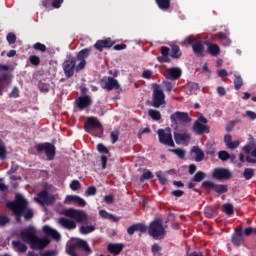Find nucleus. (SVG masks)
Here are the masks:
<instances>
[{"instance_id": "nucleus-1", "label": "nucleus", "mask_w": 256, "mask_h": 256, "mask_svg": "<svg viewBox=\"0 0 256 256\" xmlns=\"http://www.w3.org/2000/svg\"><path fill=\"white\" fill-rule=\"evenodd\" d=\"M91 55V48H84L78 52L76 57L70 56L69 59L65 60L62 64L65 77L71 79L73 75L83 71L87 67V57Z\"/></svg>"}, {"instance_id": "nucleus-2", "label": "nucleus", "mask_w": 256, "mask_h": 256, "mask_svg": "<svg viewBox=\"0 0 256 256\" xmlns=\"http://www.w3.org/2000/svg\"><path fill=\"white\" fill-rule=\"evenodd\" d=\"M21 239L24 243H29L31 249H45L49 245V239L37 237V231L33 226H28L20 232Z\"/></svg>"}, {"instance_id": "nucleus-3", "label": "nucleus", "mask_w": 256, "mask_h": 256, "mask_svg": "<svg viewBox=\"0 0 256 256\" xmlns=\"http://www.w3.org/2000/svg\"><path fill=\"white\" fill-rule=\"evenodd\" d=\"M27 205H29V203L25 197L21 194H16L15 199L7 202L6 207L15 215L17 223H21V217H23V211H25Z\"/></svg>"}, {"instance_id": "nucleus-4", "label": "nucleus", "mask_w": 256, "mask_h": 256, "mask_svg": "<svg viewBox=\"0 0 256 256\" xmlns=\"http://www.w3.org/2000/svg\"><path fill=\"white\" fill-rule=\"evenodd\" d=\"M161 56L157 57V61L159 63H171L172 59H181V55H183V52H181V48L177 45H173L171 49L167 46H162L160 48Z\"/></svg>"}, {"instance_id": "nucleus-5", "label": "nucleus", "mask_w": 256, "mask_h": 256, "mask_svg": "<svg viewBox=\"0 0 256 256\" xmlns=\"http://www.w3.org/2000/svg\"><path fill=\"white\" fill-rule=\"evenodd\" d=\"M148 234L152 239H155L156 241H161L162 239H165V236L167 235V230H165V226L163 225L162 219H155L152 221L149 226L147 227Z\"/></svg>"}, {"instance_id": "nucleus-6", "label": "nucleus", "mask_w": 256, "mask_h": 256, "mask_svg": "<svg viewBox=\"0 0 256 256\" xmlns=\"http://www.w3.org/2000/svg\"><path fill=\"white\" fill-rule=\"evenodd\" d=\"M63 215L65 217H70V219H75L76 223H87L89 221V216L83 210H77L73 208L63 210Z\"/></svg>"}, {"instance_id": "nucleus-7", "label": "nucleus", "mask_w": 256, "mask_h": 256, "mask_svg": "<svg viewBox=\"0 0 256 256\" xmlns=\"http://www.w3.org/2000/svg\"><path fill=\"white\" fill-rule=\"evenodd\" d=\"M209 120L201 114L193 124V131L196 135H203L204 133H210V128L207 126Z\"/></svg>"}, {"instance_id": "nucleus-8", "label": "nucleus", "mask_w": 256, "mask_h": 256, "mask_svg": "<svg viewBox=\"0 0 256 256\" xmlns=\"http://www.w3.org/2000/svg\"><path fill=\"white\" fill-rule=\"evenodd\" d=\"M202 189H206V191L211 190L218 195H223L224 193H227V191H229V186H227L226 184H216L211 180H206L202 183Z\"/></svg>"}, {"instance_id": "nucleus-9", "label": "nucleus", "mask_w": 256, "mask_h": 256, "mask_svg": "<svg viewBox=\"0 0 256 256\" xmlns=\"http://www.w3.org/2000/svg\"><path fill=\"white\" fill-rule=\"evenodd\" d=\"M37 153H45L48 161L55 159L56 148L55 145L45 142L36 145Z\"/></svg>"}, {"instance_id": "nucleus-10", "label": "nucleus", "mask_w": 256, "mask_h": 256, "mask_svg": "<svg viewBox=\"0 0 256 256\" xmlns=\"http://www.w3.org/2000/svg\"><path fill=\"white\" fill-rule=\"evenodd\" d=\"M161 105H165V93L161 86L155 84L152 93V107L159 109Z\"/></svg>"}, {"instance_id": "nucleus-11", "label": "nucleus", "mask_w": 256, "mask_h": 256, "mask_svg": "<svg viewBox=\"0 0 256 256\" xmlns=\"http://www.w3.org/2000/svg\"><path fill=\"white\" fill-rule=\"evenodd\" d=\"M99 129L103 134V124L99 122V119L95 116L87 117L84 122V130L86 133H91V131H97Z\"/></svg>"}, {"instance_id": "nucleus-12", "label": "nucleus", "mask_w": 256, "mask_h": 256, "mask_svg": "<svg viewBox=\"0 0 256 256\" xmlns=\"http://www.w3.org/2000/svg\"><path fill=\"white\" fill-rule=\"evenodd\" d=\"M231 243L234 247H241L245 245V236L243 235V227H237L231 236Z\"/></svg>"}, {"instance_id": "nucleus-13", "label": "nucleus", "mask_w": 256, "mask_h": 256, "mask_svg": "<svg viewBox=\"0 0 256 256\" xmlns=\"http://www.w3.org/2000/svg\"><path fill=\"white\" fill-rule=\"evenodd\" d=\"M159 143L162 145H167L168 147H175V142L173 141V135L171 132H166L163 129L157 131Z\"/></svg>"}, {"instance_id": "nucleus-14", "label": "nucleus", "mask_w": 256, "mask_h": 256, "mask_svg": "<svg viewBox=\"0 0 256 256\" xmlns=\"http://www.w3.org/2000/svg\"><path fill=\"white\" fill-rule=\"evenodd\" d=\"M212 177L217 181H228V179H231L233 175L231 174V171L226 168H215L212 172Z\"/></svg>"}, {"instance_id": "nucleus-15", "label": "nucleus", "mask_w": 256, "mask_h": 256, "mask_svg": "<svg viewBox=\"0 0 256 256\" xmlns=\"http://www.w3.org/2000/svg\"><path fill=\"white\" fill-rule=\"evenodd\" d=\"M35 201L40 205H51L52 203H55V196L49 195L47 190H43L37 194Z\"/></svg>"}, {"instance_id": "nucleus-16", "label": "nucleus", "mask_w": 256, "mask_h": 256, "mask_svg": "<svg viewBox=\"0 0 256 256\" xmlns=\"http://www.w3.org/2000/svg\"><path fill=\"white\" fill-rule=\"evenodd\" d=\"M181 75H183V71L179 67L168 68L164 72V77L170 81H177L178 79H181Z\"/></svg>"}, {"instance_id": "nucleus-17", "label": "nucleus", "mask_w": 256, "mask_h": 256, "mask_svg": "<svg viewBox=\"0 0 256 256\" xmlns=\"http://www.w3.org/2000/svg\"><path fill=\"white\" fill-rule=\"evenodd\" d=\"M171 122L174 123V125H177V121H180V123H191L192 119L189 117V114L187 112H180L177 111L174 114L170 116Z\"/></svg>"}, {"instance_id": "nucleus-18", "label": "nucleus", "mask_w": 256, "mask_h": 256, "mask_svg": "<svg viewBox=\"0 0 256 256\" xmlns=\"http://www.w3.org/2000/svg\"><path fill=\"white\" fill-rule=\"evenodd\" d=\"M91 105H93V100L89 95L79 96L76 99V106L80 111L87 109V107H91Z\"/></svg>"}, {"instance_id": "nucleus-19", "label": "nucleus", "mask_w": 256, "mask_h": 256, "mask_svg": "<svg viewBox=\"0 0 256 256\" xmlns=\"http://www.w3.org/2000/svg\"><path fill=\"white\" fill-rule=\"evenodd\" d=\"M115 45V41H112L111 38H106L104 40H98L94 44V48L96 51H99L100 53L103 51V49H111Z\"/></svg>"}, {"instance_id": "nucleus-20", "label": "nucleus", "mask_w": 256, "mask_h": 256, "mask_svg": "<svg viewBox=\"0 0 256 256\" xmlns=\"http://www.w3.org/2000/svg\"><path fill=\"white\" fill-rule=\"evenodd\" d=\"M125 249V244L123 243H110L107 246V250L111 255H121V252Z\"/></svg>"}, {"instance_id": "nucleus-21", "label": "nucleus", "mask_w": 256, "mask_h": 256, "mask_svg": "<svg viewBox=\"0 0 256 256\" xmlns=\"http://www.w3.org/2000/svg\"><path fill=\"white\" fill-rule=\"evenodd\" d=\"M147 233V225L143 223H136L127 228L128 235H135V232Z\"/></svg>"}, {"instance_id": "nucleus-22", "label": "nucleus", "mask_w": 256, "mask_h": 256, "mask_svg": "<svg viewBox=\"0 0 256 256\" xmlns=\"http://www.w3.org/2000/svg\"><path fill=\"white\" fill-rule=\"evenodd\" d=\"M43 232L45 233L46 237H51V239H54V241H61V234H59L57 230L51 228L50 226H44Z\"/></svg>"}, {"instance_id": "nucleus-23", "label": "nucleus", "mask_w": 256, "mask_h": 256, "mask_svg": "<svg viewBox=\"0 0 256 256\" xmlns=\"http://www.w3.org/2000/svg\"><path fill=\"white\" fill-rule=\"evenodd\" d=\"M120 87L121 85H119L117 79L111 76L104 80V89H107V91H113V89H119Z\"/></svg>"}, {"instance_id": "nucleus-24", "label": "nucleus", "mask_w": 256, "mask_h": 256, "mask_svg": "<svg viewBox=\"0 0 256 256\" xmlns=\"http://www.w3.org/2000/svg\"><path fill=\"white\" fill-rule=\"evenodd\" d=\"M11 74L9 72L0 73V95L4 87L11 85Z\"/></svg>"}, {"instance_id": "nucleus-25", "label": "nucleus", "mask_w": 256, "mask_h": 256, "mask_svg": "<svg viewBox=\"0 0 256 256\" xmlns=\"http://www.w3.org/2000/svg\"><path fill=\"white\" fill-rule=\"evenodd\" d=\"M192 51L196 57H205V46L201 41H198L192 45Z\"/></svg>"}, {"instance_id": "nucleus-26", "label": "nucleus", "mask_w": 256, "mask_h": 256, "mask_svg": "<svg viewBox=\"0 0 256 256\" xmlns=\"http://www.w3.org/2000/svg\"><path fill=\"white\" fill-rule=\"evenodd\" d=\"M174 140L177 145H181L182 143H189V141L191 140V135H189L188 133H174Z\"/></svg>"}, {"instance_id": "nucleus-27", "label": "nucleus", "mask_w": 256, "mask_h": 256, "mask_svg": "<svg viewBox=\"0 0 256 256\" xmlns=\"http://www.w3.org/2000/svg\"><path fill=\"white\" fill-rule=\"evenodd\" d=\"M58 223L62 225V227H65V229L71 230L77 228V224H75V221L66 218H59Z\"/></svg>"}, {"instance_id": "nucleus-28", "label": "nucleus", "mask_w": 256, "mask_h": 256, "mask_svg": "<svg viewBox=\"0 0 256 256\" xmlns=\"http://www.w3.org/2000/svg\"><path fill=\"white\" fill-rule=\"evenodd\" d=\"M99 215L102 219H108V221H113V223H117L120 221V217L114 216L113 214L107 212L106 210H99Z\"/></svg>"}, {"instance_id": "nucleus-29", "label": "nucleus", "mask_w": 256, "mask_h": 256, "mask_svg": "<svg viewBox=\"0 0 256 256\" xmlns=\"http://www.w3.org/2000/svg\"><path fill=\"white\" fill-rule=\"evenodd\" d=\"M191 153H195L196 157H195V161L197 163H201V161H203V159H205V152H203L201 150V147L199 146H194L192 149H191Z\"/></svg>"}, {"instance_id": "nucleus-30", "label": "nucleus", "mask_w": 256, "mask_h": 256, "mask_svg": "<svg viewBox=\"0 0 256 256\" xmlns=\"http://www.w3.org/2000/svg\"><path fill=\"white\" fill-rule=\"evenodd\" d=\"M161 11H169L171 9V0H155Z\"/></svg>"}, {"instance_id": "nucleus-31", "label": "nucleus", "mask_w": 256, "mask_h": 256, "mask_svg": "<svg viewBox=\"0 0 256 256\" xmlns=\"http://www.w3.org/2000/svg\"><path fill=\"white\" fill-rule=\"evenodd\" d=\"M12 247L18 251V253H26L27 245L23 244L21 241H12Z\"/></svg>"}, {"instance_id": "nucleus-32", "label": "nucleus", "mask_w": 256, "mask_h": 256, "mask_svg": "<svg viewBox=\"0 0 256 256\" xmlns=\"http://www.w3.org/2000/svg\"><path fill=\"white\" fill-rule=\"evenodd\" d=\"M207 51L212 57H217L221 53V48L217 44H210L208 45Z\"/></svg>"}, {"instance_id": "nucleus-33", "label": "nucleus", "mask_w": 256, "mask_h": 256, "mask_svg": "<svg viewBox=\"0 0 256 256\" xmlns=\"http://www.w3.org/2000/svg\"><path fill=\"white\" fill-rule=\"evenodd\" d=\"M234 77V89L239 91V89L243 87V78L241 77V74H234Z\"/></svg>"}, {"instance_id": "nucleus-34", "label": "nucleus", "mask_w": 256, "mask_h": 256, "mask_svg": "<svg viewBox=\"0 0 256 256\" xmlns=\"http://www.w3.org/2000/svg\"><path fill=\"white\" fill-rule=\"evenodd\" d=\"M148 115L153 119V121H161V112L155 109H149Z\"/></svg>"}, {"instance_id": "nucleus-35", "label": "nucleus", "mask_w": 256, "mask_h": 256, "mask_svg": "<svg viewBox=\"0 0 256 256\" xmlns=\"http://www.w3.org/2000/svg\"><path fill=\"white\" fill-rule=\"evenodd\" d=\"M243 177L246 181H250V179L255 177V170L253 168H246L243 172Z\"/></svg>"}, {"instance_id": "nucleus-36", "label": "nucleus", "mask_w": 256, "mask_h": 256, "mask_svg": "<svg viewBox=\"0 0 256 256\" xmlns=\"http://www.w3.org/2000/svg\"><path fill=\"white\" fill-rule=\"evenodd\" d=\"M93 231H95V226H93V225H87V226L80 227V233L82 235H89V233H93Z\"/></svg>"}, {"instance_id": "nucleus-37", "label": "nucleus", "mask_w": 256, "mask_h": 256, "mask_svg": "<svg viewBox=\"0 0 256 256\" xmlns=\"http://www.w3.org/2000/svg\"><path fill=\"white\" fill-rule=\"evenodd\" d=\"M23 215H24L25 221H31V219H33V217L35 216V213L33 212L32 209H29L26 206L24 208Z\"/></svg>"}, {"instance_id": "nucleus-38", "label": "nucleus", "mask_w": 256, "mask_h": 256, "mask_svg": "<svg viewBox=\"0 0 256 256\" xmlns=\"http://www.w3.org/2000/svg\"><path fill=\"white\" fill-rule=\"evenodd\" d=\"M207 177V174H205V172L203 171H198L192 181H194L195 183H201V181H203V179H205Z\"/></svg>"}, {"instance_id": "nucleus-39", "label": "nucleus", "mask_w": 256, "mask_h": 256, "mask_svg": "<svg viewBox=\"0 0 256 256\" xmlns=\"http://www.w3.org/2000/svg\"><path fill=\"white\" fill-rule=\"evenodd\" d=\"M97 195V187H95L94 185L89 186L86 191H85V196L86 197H92Z\"/></svg>"}, {"instance_id": "nucleus-40", "label": "nucleus", "mask_w": 256, "mask_h": 256, "mask_svg": "<svg viewBox=\"0 0 256 256\" xmlns=\"http://www.w3.org/2000/svg\"><path fill=\"white\" fill-rule=\"evenodd\" d=\"M230 157L231 154L225 150L218 152V159H220V161H229Z\"/></svg>"}, {"instance_id": "nucleus-41", "label": "nucleus", "mask_w": 256, "mask_h": 256, "mask_svg": "<svg viewBox=\"0 0 256 256\" xmlns=\"http://www.w3.org/2000/svg\"><path fill=\"white\" fill-rule=\"evenodd\" d=\"M147 179H153V173L150 170H144L143 174L140 177V182L143 183V181Z\"/></svg>"}, {"instance_id": "nucleus-42", "label": "nucleus", "mask_w": 256, "mask_h": 256, "mask_svg": "<svg viewBox=\"0 0 256 256\" xmlns=\"http://www.w3.org/2000/svg\"><path fill=\"white\" fill-rule=\"evenodd\" d=\"M119 135H120V132L119 130H114L110 133V139H111V143L112 145H115V143L117 141H119Z\"/></svg>"}, {"instance_id": "nucleus-43", "label": "nucleus", "mask_w": 256, "mask_h": 256, "mask_svg": "<svg viewBox=\"0 0 256 256\" xmlns=\"http://www.w3.org/2000/svg\"><path fill=\"white\" fill-rule=\"evenodd\" d=\"M222 211L226 213V215H233V204H224L222 206Z\"/></svg>"}, {"instance_id": "nucleus-44", "label": "nucleus", "mask_w": 256, "mask_h": 256, "mask_svg": "<svg viewBox=\"0 0 256 256\" xmlns=\"http://www.w3.org/2000/svg\"><path fill=\"white\" fill-rule=\"evenodd\" d=\"M204 213L208 219H213L215 217V208L213 207H206Z\"/></svg>"}, {"instance_id": "nucleus-45", "label": "nucleus", "mask_w": 256, "mask_h": 256, "mask_svg": "<svg viewBox=\"0 0 256 256\" xmlns=\"http://www.w3.org/2000/svg\"><path fill=\"white\" fill-rule=\"evenodd\" d=\"M29 61H30L31 65H35L36 67L41 65V58H39V56H37V55H31L29 57Z\"/></svg>"}, {"instance_id": "nucleus-46", "label": "nucleus", "mask_w": 256, "mask_h": 256, "mask_svg": "<svg viewBox=\"0 0 256 256\" xmlns=\"http://www.w3.org/2000/svg\"><path fill=\"white\" fill-rule=\"evenodd\" d=\"M33 49H35V51L45 53V51H47V46H45V44H41V42H37L33 45Z\"/></svg>"}, {"instance_id": "nucleus-47", "label": "nucleus", "mask_w": 256, "mask_h": 256, "mask_svg": "<svg viewBox=\"0 0 256 256\" xmlns=\"http://www.w3.org/2000/svg\"><path fill=\"white\" fill-rule=\"evenodd\" d=\"M6 39H7V42L9 43V45H14V43L17 41V36L15 35V33L10 32L6 36Z\"/></svg>"}, {"instance_id": "nucleus-48", "label": "nucleus", "mask_w": 256, "mask_h": 256, "mask_svg": "<svg viewBox=\"0 0 256 256\" xmlns=\"http://www.w3.org/2000/svg\"><path fill=\"white\" fill-rule=\"evenodd\" d=\"M97 151L103 153L104 155H109V148L104 146L103 143L97 145Z\"/></svg>"}, {"instance_id": "nucleus-49", "label": "nucleus", "mask_w": 256, "mask_h": 256, "mask_svg": "<svg viewBox=\"0 0 256 256\" xmlns=\"http://www.w3.org/2000/svg\"><path fill=\"white\" fill-rule=\"evenodd\" d=\"M172 153H175L180 159L185 158V150L183 149H169Z\"/></svg>"}, {"instance_id": "nucleus-50", "label": "nucleus", "mask_w": 256, "mask_h": 256, "mask_svg": "<svg viewBox=\"0 0 256 256\" xmlns=\"http://www.w3.org/2000/svg\"><path fill=\"white\" fill-rule=\"evenodd\" d=\"M79 198V196L77 195H67L65 200H64V203H77V199Z\"/></svg>"}, {"instance_id": "nucleus-51", "label": "nucleus", "mask_w": 256, "mask_h": 256, "mask_svg": "<svg viewBox=\"0 0 256 256\" xmlns=\"http://www.w3.org/2000/svg\"><path fill=\"white\" fill-rule=\"evenodd\" d=\"M0 159L1 161H4V159H7V147L5 145H0Z\"/></svg>"}, {"instance_id": "nucleus-52", "label": "nucleus", "mask_w": 256, "mask_h": 256, "mask_svg": "<svg viewBox=\"0 0 256 256\" xmlns=\"http://www.w3.org/2000/svg\"><path fill=\"white\" fill-rule=\"evenodd\" d=\"M19 170V165L15 164V162H12L10 169L7 172V175H14V173H17Z\"/></svg>"}, {"instance_id": "nucleus-53", "label": "nucleus", "mask_w": 256, "mask_h": 256, "mask_svg": "<svg viewBox=\"0 0 256 256\" xmlns=\"http://www.w3.org/2000/svg\"><path fill=\"white\" fill-rule=\"evenodd\" d=\"M70 189H72V191H77L81 189V182H79L78 180H73L70 184Z\"/></svg>"}, {"instance_id": "nucleus-54", "label": "nucleus", "mask_w": 256, "mask_h": 256, "mask_svg": "<svg viewBox=\"0 0 256 256\" xmlns=\"http://www.w3.org/2000/svg\"><path fill=\"white\" fill-rule=\"evenodd\" d=\"M156 177L159 180V182L161 183V185H167V177L163 176L161 174V172H157Z\"/></svg>"}, {"instance_id": "nucleus-55", "label": "nucleus", "mask_w": 256, "mask_h": 256, "mask_svg": "<svg viewBox=\"0 0 256 256\" xmlns=\"http://www.w3.org/2000/svg\"><path fill=\"white\" fill-rule=\"evenodd\" d=\"M162 250L161 245L154 243L151 247V252L153 253V255H157V253H159Z\"/></svg>"}, {"instance_id": "nucleus-56", "label": "nucleus", "mask_w": 256, "mask_h": 256, "mask_svg": "<svg viewBox=\"0 0 256 256\" xmlns=\"http://www.w3.org/2000/svg\"><path fill=\"white\" fill-rule=\"evenodd\" d=\"M197 42V38H195L194 36H189L184 40V43H187V45H195V43Z\"/></svg>"}, {"instance_id": "nucleus-57", "label": "nucleus", "mask_w": 256, "mask_h": 256, "mask_svg": "<svg viewBox=\"0 0 256 256\" xmlns=\"http://www.w3.org/2000/svg\"><path fill=\"white\" fill-rule=\"evenodd\" d=\"M253 145L251 144H246L242 149L244 151V153H246L247 155H251V153H253Z\"/></svg>"}, {"instance_id": "nucleus-58", "label": "nucleus", "mask_w": 256, "mask_h": 256, "mask_svg": "<svg viewBox=\"0 0 256 256\" xmlns=\"http://www.w3.org/2000/svg\"><path fill=\"white\" fill-rule=\"evenodd\" d=\"M104 201H105V203H107V205H111V204H113V203H115V197L113 196V195H106L105 197H104Z\"/></svg>"}, {"instance_id": "nucleus-59", "label": "nucleus", "mask_w": 256, "mask_h": 256, "mask_svg": "<svg viewBox=\"0 0 256 256\" xmlns=\"http://www.w3.org/2000/svg\"><path fill=\"white\" fill-rule=\"evenodd\" d=\"M9 97H11L13 99H17V97H19V88L14 87L12 89V91L10 92Z\"/></svg>"}, {"instance_id": "nucleus-60", "label": "nucleus", "mask_w": 256, "mask_h": 256, "mask_svg": "<svg viewBox=\"0 0 256 256\" xmlns=\"http://www.w3.org/2000/svg\"><path fill=\"white\" fill-rule=\"evenodd\" d=\"M239 145H241V142H239V140H235V141H232L231 143L228 144V149H237V147H239Z\"/></svg>"}, {"instance_id": "nucleus-61", "label": "nucleus", "mask_w": 256, "mask_h": 256, "mask_svg": "<svg viewBox=\"0 0 256 256\" xmlns=\"http://www.w3.org/2000/svg\"><path fill=\"white\" fill-rule=\"evenodd\" d=\"M10 219L7 216L0 215V226L5 227L9 223Z\"/></svg>"}, {"instance_id": "nucleus-62", "label": "nucleus", "mask_w": 256, "mask_h": 256, "mask_svg": "<svg viewBox=\"0 0 256 256\" xmlns=\"http://www.w3.org/2000/svg\"><path fill=\"white\" fill-rule=\"evenodd\" d=\"M171 195L173 197H183V195H185V191H183V190H173L171 192Z\"/></svg>"}, {"instance_id": "nucleus-63", "label": "nucleus", "mask_w": 256, "mask_h": 256, "mask_svg": "<svg viewBox=\"0 0 256 256\" xmlns=\"http://www.w3.org/2000/svg\"><path fill=\"white\" fill-rule=\"evenodd\" d=\"M40 256H57V251L48 250L40 254Z\"/></svg>"}, {"instance_id": "nucleus-64", "label": "nucleus", "mask_w": 256, "mask_h": 256, "mask_svg": "<svg viewBox=\"0 0 256 256\" xmlns=\"http://www.w3.org/2000/svg\"><path fill=\"white\" fill-rule=\"evenodd\" d=\"M246 115L249 117V119L251 121H255L256 119V113L254 111H251V110H247L246 111Z\"/></svg>"}]
</instances>
